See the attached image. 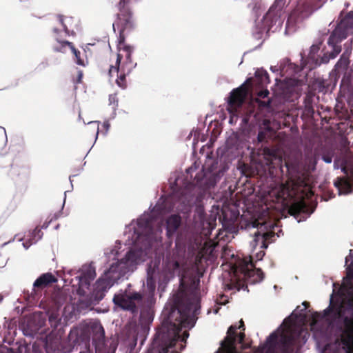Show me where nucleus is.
Here are the masks:
<instances>
[{"mask_svg": "<svg viewBox=\"0 0 353 353\" xmlns=\"http://www.w3.org/2000/svg\"><path fill=\"white\" fill-rule=\"evenodd\" d=\"M192 200L182 199L178 203L170 202L163 196L154 206L151 204L149 211H145L137 219L125 226L124 236L125 245H130L123 258L111 264L103 275L95 283L93 290L85 298L86 307L96 305L105 296L108 290L132 273L137 265L148 257L153 247L162 241L164 230L167 238L172 242L183 223H191L193 229L204 236H209L216 228V216H207L203 205L195 206L193 218L190 213L193 208Z\"/></svg>", "mask_w": 353, "mask_h": 353, "instance_id": "obj_1", "label": "nucleus"}, {"mask_svg": "<svg viewBox=\"0 0 353 353\" xmlns=\"http://www.w3.org/2000/svg\"><path fill=\"white\" fill-rule=\"evenodd\" d=\"M181 269V263L175 256L167 255L165 259L163 258L161 264L160 256L155 258L147 268L146 291L131 290L132 285L128 283L125 289H121L114 294L112 298L114 307L129 312L133 316L139 314L141 329L145 336L150 332L155 316L157 282L161 296L168 283L176 274H180Z\"/></svg>", "mask_w": 353, "mask_h": 353, "instance_id": "obj_2", "label": "nucleus"}, {"mask_svg": "<svg viewBox=\"0 0 353 353\" xmlns=\"http://www.w3.org/2000/svg\"><path fill=\"white\" fill-rule=\"evenodd\" d=\"M333 290L330 296V304L323 310V316L331 314L330 319L325 325L316 322L312 326L313 338L316 348L334 347L342 350L343 353H353V325L346 327L340 320L343 308L347 303V292L353 287V272L350 270L345 284L336 288V283H332Z\"/></svg>", "mask_w": 353, "mask_h": 353, "instance_id": "obj_3", "label": "nucleus"}, {"mask_svg": "<svg viewBox=\"0 0 353 353\" xmlns=\"http://www.w3.org/2000/svg\"><path fill=\"white\" fill-rule=\"evenodd\" d=\"M200 303V297L195 295L181 300L177 307L165 314L163 329L156 333L148 353H168L179 337L181 328L194 327L201 310Z\"/></svg>", "mask_w": 353, "mask_h": 353, "instance_id": "obj_4", "label": "nucleus"}, {"mask_svg": "<svg viewBox=\"0 0 353 353\" xmlns=\"http://www.w3.org/2000/svg\"><path fill=\"white\" fill-rule=\"evenodd\" d=\"M285 3V0H275L260 21L258 19L261 14V1L252 0L249 3L248 7L252 8L254 17V26L252 34L255 39L259 40L264 38L263 40H265L269 36L270 32L280 31L285 19L281 18Z\"/></svg>", "mask_w": 353, "mask_h": 353, "instance_id": "obj_5", "label": "nucleus"}, {"mask_svg": "<svg viewBox=\"0 0 353 353\" xmlns=\"http://www.w3.org/2000/svg\"><path fill=\"white\" fill-rule=\"evenodd\" d=\"M205 157L202 169L195 175L194 180L198 186L210 189L219 181L229 169V165L225 163L219 164L218 159L213 157L212 152H207Z\"/></svg>", "mask_w": 353, "mask_h": 353, "instance_id": "obj_6", "label": "nucleus"}, {"mask_svg": "<svg viewBox=\"0 0 353 353\" xmlns=\"http://www.w3.org/2000/svg\"><path fill=\"white\" fill-rule=\"evenodd\" d=\"M237 324L231 325L227 332V336L220 341V348L214 353H243L245 349V325L242 319Z\"/></svg>", "mask_w": 353, "mask_h": 353, "instance_id": "obj_7", "label": "nucleus"}, {"mask_svg": "<svg viewBox=\"0 0 353 353\" xmlns=\"http://www.w3.org/2000/svg\"><path fill=\"white\" fill-rule=\"evenodd\" d=\"M87 332L82 330L74 328L68 334V339L73 345H79L83 343L92 340L94 345H97L105 339V330L99 320H94L87 325Z\"/></svg>", "mask_w": 353, "mask_h": 353, "instance_id": "obj_8", "label": "nucleus"}, {"mask_svg": "<svg viewBox=\"0 0 353 353\" xmlns=\"http://www.w3.org/2000/svg\"><path fill=\"white\" fill-rule=\"evenodd\" d=\"M277 228L276 225L270 224L268 229L266 226L261 225L260 229L256 230L254 234V239L250 242V247L254 251L258 245H260V248L262 250L257 252L255 254V260L261 261L263 259L265 253L264 250L268 247V243H273L276 237L280 236L281 230H279L277 233L275 232V228Z\"/></svg>", "mask_w": 353, "mask_h": 353, "instance_id": "obj_9", "label": "nucleus"}, {"mask_svg": "<svg viewBox=\"0 0 353 353\" xmlns=\"http://www.w3.org/2000/svg\"><path fill=\"white\" fill-rule=\"evenodd\" d=\"M119 13L117 14V21L113 23L112 28L115 32V26L119 33V43L125 42V34L130 33L135 27L133 12L130 6L117 4Z\"/></svg>", "mask_w": 353, "mask_h": 353, "instance_id": "obj_10", "label": "nucleus"}, {"mask_svg": "<svg viewBox=\"0 0 353 353\" xmlns=\"http://www.w3.org/2000/svg\"><path fill=\"white\" fill-rule=\"evenodd\" d=\"M242 121L248 126V129L245 130V137L248 143V150H250L251 154H254L256 150L261 149L263 144L267 143L268 133L261 128L256 133L254 130V126L250 123L249 119L246 117L243 118Z\"/></svg>", "mask_w": 353, "mask_h": 353, "instance_id": "obj_11", "label": "nucleus"}, {"mask_svg": "<svg viewBox=\"0 0 353 353\" xmlns=\"http://www.w3.org/2000/svg\"><path fill=\"white\" fill-rule=\"evenodd\" d=\"M47 313L41 311L33 312L20 325L21 330L26 336L34 338L46 325Z\"/></svg>", "mask_w": 353, "mask_h": 353, "instance_id": "obj_12", "label": "nucleus"}, {"mask_svg": "<svg viewBox=\"0 0 353 353\" xmlns=\"http://www.w3.org/2000/svg\"><path fill=\"white\" fill-rule=\"evenodd\" d=\"M285 207L288 213L300 223L306 221L314 212L316 205L309 209L303 199L293 198Z\"/></svg>", "mask_w": 353, "mask_h": 353, "instance_id": "obj_13", "label": "nucleus"}, {"mask_svg": "<svg viewBox=\"0 0 353 353\" xmlns=\"http://www.w3.org/2000/svg\"><path fill=\"white\" fill-rule=\"evenodd\" d=\"M57 282V279L51 272L41 274L33 283L32 292L28 294L29 301H35L39 293V290L50 284Z\"/></svg>", "mask_w": 353, "mask_h": 353, "instance_id": "obj_14", "label": "nucleus"}, {"mask_svg": "<svg viewBox=\"0 0 353 353\" xmlns=\"http://www.w3.org/2000/svg\"><path fill=\"white\" fill-rule=\"evenodd\" d=\"M248 141L245 137H242L237 132H232L226 139L224 147V151L227 154H234L240 149L246 148L248 149Z\"/></svg>", "mask_w": 353, "mask_h": 353, "instance_id": "obj_15", "label": "nucleus"}, {"mask_svg": "<svg viewBox=\"0 0 353 353\" xmlns=\"http://www.w3.org/2000/svg\"><path fill=\"white\" fill-rule=\"evenodd\" d=\"M347 303L341 315V320L346 327L351 328L353 326V287L349 288L347 292Z\"/></svg>", "mask_w": 353, "mask_h": 353, "instance_id": "obj_16", "label": "nucleus"}, {"mask_svg": "<svg viewBox=\"0 0 353 353\" xmlns=\"http://www.w3.org/2000/svg\"><path fill=\"white\" fill-rule=\"evenodd\" d=\"M121 43L123 45L122 49L125 52V58L121 69L125 71L126 74H130L137 66V63L133 61L132 57L134 48L132 46L125 43V42Z\"/></svg>", "mask_w": 353, "mask_h": 353, "instance_id": "obj_17", "label": "nucleus"}, {"mask_svg": "<svg viewBox=\"0 0 353 353\" xmlns=\"http://www.w3.org/2000/svg\"><path fill=\"white\" fill-rule=\"evenodd\" d=\"M239 212L237 211H231L230 217H223L221 223L225 230L230 234H237L239 232L238 227L236 225L235 222L237 221Z\"/></svg>", "mask_w": 353, "mask_h": 353, "instance_id": "obj_18", "label": "nucleus"}, {"mask_svg": "<svg viewBox=\"0 0 353 353\" xmlns=\"http://www.w3.org/2000/svg\"><path fill=\"white\" fill-rule=\"evenodd\" d=\"M302 20V17L296 11L291 12L287 19L285 28V34H292L297 30V23Z\"/></svg>", "mask_w": 353, "mask_h": 353, "instance_id": "obj_19", "label": "nucleus"}, {"mask_svg": "<svg viewBox=\"0 0 353 353\" xmlns=\"http://www.w3.org/2000/svg\"><path fill=\"white\" fill-rule=\"evenodd\" d=\"M265 277V274L261 268L247 269L244 271V278L252 285L261 283Z\"/></svg>", "mask_w": 353, "mask_h": 353, "instance_id": "obj_20", "label": "nucleus"}, {"mask_svg": "<svg viewBox=\"0 0 353 353\" xmlns=\"http://www.w3.org/2000/svg\"><path fill=\"white\" fill-rule=\"evenodd\" d=\"M148 334L149 333L145 335V337L143 335L140 323H139L137 328L131 333L132 338L128 343L127 350H137L136 347L137 345L138 339H140V345L141 346L144 344Z\"/></svg>", "mask_w": 353, "mask_h": 353, "instance_id": "obj_21", "label": "nucleus"}, {"mask_svg": "<svg viewBox=\"0 0 353 353\" xmlns=\"http://www.w3.org/2000/svg\"><path fill=\"white\" fill-rule=\"evenodd\" d=\"M334 185L337 188L339 195H347L353 192L352 185L349 182L343 181L342 178H337L334 181Z\"/></svg>", "mask_w": 353, "mask_h": 353, "instance_id": "obj_22", "label": "nucleus"}, {"mask_svg": "<svg viewBox=\"0 0 353 353\" xmlns=\"http://www.w3.org/2000/svg\"><path fill=\"white\" fill-rule=\"evenodd\" d=\"M279 66L280 67V75L281 77L292 75L294 71V65L287 58L282 59Z\"/></svg>", "mask_w": 353, "mask_h": 353, "instance_id": "obj_23", "label": "nucleus"}, {"mask_svg": "<svg viewBox=\"0 0 353 353\" xmlns=\"http://www.w3.org/2000/svg\"><path fill=\"white\" fill-rule=\"evenodd\" d=\"M350 65V59L346 55L341 54L334 66V70L338 72L346 73Z\"/></svg>", "mask_w": 353, "mask_h": 353, "instance_id": "obj_24", "label": "nucleus"}, {"mask_svg": "<svg viewBox=\"0 0 353 353\" xmlns=\"http://www.w3.org/2000/svg\"><path fill=\"white\" fill-rule=\"evenodd\" d=\"M76 278L78 279L79 285V288L77 289V294L80 296H84L85 294V292L84 291L83 288H89V287L90 286L91 281L92 280L88 279V278H86L81 275L77 276H76Z\"/></svg>", "mask_w": 353, "mask_h": 353, "instance_id": "obj_25", "label": "nucleus"}, {"mask_svg": "<svg viewBox=\"0 0 353 353\" xmlns=\"http://www.w3.org/2000/svg\"><path fill=\"white\" fill-rule=\"evenodd\" d=\"M302 305H303V308H301V306L299 305L297 306L296 308L290 314V315H289L283 320V323L289 320L291 317H293L296 320L303 318L304 312L307 307L309 305V303L307 301H303Z\"/></svg>", "mask_w": 353, "mask_h": 353, "instance_id": "obj_26", "label": "nucleus"}, {"mask_svg": "<svg viewBox=\"0 0 353 353\" xmlns=\"http://www.w3.org/2000/svg\"><path fill=\"white\" fill-rule=\"evenodd\" d=\"M80 275L93 281L96 277V270L93 263H91L89 265H83L81 268Z\"/></svg>", "mask_w": 353, "mask_h": 353, "instance_id": "obj_27", "label": "nucleus"}, {"mask_svg": "<svg viewBox=\"0 0 353 353\" xmlns=\"http://www.w3.org/2000/svg\"><path fill=\"white\" fill-rule=\"evenodd\" d=\"M254 77L257 79L258 83L261 85L268 84L270 82L268 72L263 68L255 71Z\"/></svg>", "mask_w": 353, "mask_h": 353, "instance_id": "obj_28", "label": "nucleus"}, {"mask_svg": "<svg viewBox=\"0 0 353 353\" xmlns=\"http://www.w3.org/2000/svg\"><path fill=\"white\" fill-rule=\"evenodd\" d=\"M63 44L67 45L71 49L72 52L73 53V54L75 57V63L79 65L85 66V64L84 61L83 59H81L80 57V54H81L80 51L75 48L73 43L68 41H63Z\"/></svg>", "mask_w": 353, "mask_h": 353, "instance_id": "obj_29", "label": "nucleus"}, {"mask_svg": "<svg viewBox=\"0 0 353 353\" xmlns=\"http://www.w3.org/2000/svg\"><path fill=\"white\" fill-rule=\"evenodd\" d=\"M347 30L348 28H346V26L341 25V23L334 28V30L332 31V33H334L336 36V37H338L339 39L341 40V41H342L343 39L347 38Z\"/></svg>", "mask_w": 353, "mask_h": 353, "instance_id": "obj_30", "label": "nucleus"}, {"mask_svg": "<svg viewBox=\"0 0 353 353\" xmlns=\"http://www.w3.org/2000/svg\"><path fill=\"white\" fill-rule=\"evenodd\" d=\"M345 265L346 266V276L343 278V284H345L347 280L348 270L353 272V250H350L349 254L345 259Z\"/></svg>", "mask_w": 353, "mask_h": 353, "instance_id": "obj_31", "label": "nucleus"}, {"mask_svg": "<svg viewBox=\"0 0 353 353\" xmlns=\"http://www.w3.org/2000/svg\"><path fill=\"white\" fill-rule=\"evenodd\" d=\"M43 233L39 227H36L28 234V239L31 241L32 243H37L43 237Z\"/></svg>", "mask_w": 353, "mask_h": 353, "instance_id": "obj_32", "label": "nucleus"}, {"mask_svg": "<svg viewBox=\"0 0 353 353\" xmlns=\"http://www.w3.org/2000/svg\"><path fill=\"white\" fill-rule=\"evenodd\" d=\"M47 317H48V322L51 327L54 330H58L61 321L59 315L57 314H50V315L47 314Z\"/></svg>", "mask_w": 353, "mask_h": 353, "instance_id": "obj_33", "label": "nucleus"}, {"mask_svg": "<svg viewBox=\"0 0 353 353\" xmlns=\"http://www.w3.org/2000/svg\"><path fill=\"white\" fill-rule=\"evenodd\" d=\"M120 74L117 77L116 79L117 85L123 90L126 89L127 83H126V77L129 74H125V71L123 69H120Z\"/></svg>", "mask_w": 353, "mask_h": 353, "instance_id": "obj_34", "label": "nucleus"}, {"mask_svg": "<svg viewBox=\"0 0 353 353\" xmlns=\"http://www.w3.org/2000/svg\"><path fill=\"white\" fill-rule=\"evenodd\" d=\"M282 324L279 327L273 331L265 339V343L268 345H275L276 340L279 338V334L278 331L281 329Z\"/></svg>", "mask_w": 353, "mask_h": 353, "instance_id": "obj_35", "label": "nucleus"}, {"mask_svg": "<svg viewBox=\"0 0 353 353\" xmlns=\"http://www.w3.org/2000/svg\"><path fill=\"white\" fill-rule=\"evenodd\" d=\"M341 25L346 26L348 29H353V11L348 12L341 20Z\"/></svg>", "mask_w": 353, "mask_h": 353, "instance_id": "obj_36", "label": "nucleus"}, {"mask_svg": "<svg viewBox=\"0 0 353 353\" xmlns=\"http://www.w3.org/2000/svg\"><path fill=\"white\" fill-rule=\"evenodd\" d=\"M228 302V299L226 296L222 295L220 296V299L215 301L214 309L213 310L214 314H217L221 305H225Z\"/></svg>", "mask_w": 353, "mask_h": 353, "instance_id": "obj_37", "label": "nucleus"}, {"mask_svg": "<svg viewBox=\"0 0 353 353\" xmlns=\"http://www.w3.org/2000/svg\"><path fill=\"white\" fill-rule=\"evenodd\" d=\"M319 45L320 44H313L310 48V52L308 54V59L311 60L312 62H314L316 57L315 54L319 52Z\"/></svg>", "mask_w": 353, "mask_h": 353, "instance_id": "obj_38", "label": "nucleus"}, {"mask_svg": "<svg viewBox=\"0 0 353 353\" xmlns=\"http://www.w3.org/2000/svg\"><path fill=\"white\" fill-rule=\"evenodd\" d=\"M330 59H332L330 54H324L323 56L321 57L320 61L318 59H315L314 62V67L316 68L317 66H319L322 63L326 64L330 61Z\"/></svg>", "mask_w": 353, "mask_h": 353, "instance_id": "obj_39", "label": "nucleus"}, {"mask_svg": "<svg viewBox=\"0 0 353 353\" xmlns=\"http://www.w3.org/2000/svg\"><path fill=\"white\" fill-rule=\"evenodd\" d=\"M341 42V40H339V38L336 37V36L332 32L330 35L327 40V44L330 46H339V44Z\"/></svg>", "mask_w": 353, "mask_h": 353, "instance_id": "obj_40", "label": "nucleus"}, {"mask_svg": "<svg viewBox=\"0 0 353 353\" xmlns=\"http://www.w3.org/2000/svg\"><path fill=\"white\" fill-rule=\"evenodd\" d=\"M67 192L68 191H65L64 192V199H63V204H62L61 209L59 212H55L54 214H52V217L50 218V220L52 221H56L59 217L63 216V208H64V205H65V200H66V193H67Z\"/></svg>", "mask_w": 353, "mask_h": 353, "instance_id": "obj_41", "label": "nucleus"}, {"mask_svg": "<svg viewBox=\"0 0 353 353\" xmlns=\"http://www.w3.org/2000/svg\"><path fill=\"white\" fill-rule=\"evenodd\" d=\"M334 154L335 153L333 150H330L322 154L321 159L326 163H331Z\"/></svg>", "mask_w": 353, "mask_h": 353, "instance_id": "obj_42", "label": "nucleus"}, {"mask_svg": "<svg viewBox=\"0 0 353 353\" xmlns=\"http://www.w3.org/2000/svg\"><path fill=\"white\" fill-rule=\"evenodd\" d=\"M319 353H343L342 350L334 347L316 348Z\"/></svg>", "mask_w": 353, "mask_h": 353, "instance_id": "obj_43", "label": "nucleus"}, {"mask_svg": "<svg viewBox=\"0 0 353 353\" xmlns=\"http://www.w3.org/2000/svg\"><path fill=\"white\" fill-rule=\"evenodd\" d=\"M122 57H123L121 54H117L115 66H112V65L110 66V71H109L110 73H111L112 70H114L117 73L119 72L120 69L121 68H120V64H121V62L122 60Z\"/></svg>", "mask_w": 353, "mask_h": 353, "instance_id": "obj_44", "label": "nucleus"}, {"mask_svg": "<svg viewBox=\"0 0 353 353\" xmlns=\"http://www.w3.org/2000/svg\"><path fill=\"white\" fill-rule=\"evenodd\" d=\"M309 162V168L311 171H314L316 170V164H317V157L316 156H312L307 158Z\"/></svg>", "mask_w": 353, "mask_h": 353, "instance_id": "obj_45", "label": "nucleus"}, {"mask_svg": "<svg viewBox=\"0 0 353 353\" xmlns=\"http://www.w3.org/2000/svg\"><path fill=\"white\" fill-rule=\"evenodd\" d=\"M238 88H234L233 89L230 93H229V97H228V104H233L236 100V93L238 91Z\"/></svg>", "mask_w": 353, "mask_h": 353, "instance_id": "obj_46", "label": "nucleus"}, {"mask_svg": "<svg viewBox=\"0 0 353 353\" xmlns=\"http://www.w3.org/2000/svg\"><path fill=\"white\" fill-rule=\"evenodd\" d=\"M331 47H332V50L329 53V54H330L331 59H333L335 57H336V56L341 52V46H331Z\"/></svg>", "mask_w": 353, "mask_h": 353, "instance_id": "obj_47", "label": "nucleus"}, {"mask_svg": "<svg viewBox=\"0 0 353 353\" xmlns=\"http://www.w3.org/2000/svg\"><path fill=\"white\" fill-rule=\"evenodd\" d=\"M109 102L110 104H113V107L118 108L119 101L115 94H110L109 96Z\"/></svg>", "mask_w": 353, "mask_h": 353, "instance_id": "obj_48", "label": "nucleus"}, {"mask_svg": "<svg viewBox=\"0 0 353 353\" xmlns=\"http://www.w3.org/2000/svg\"><path fill=\"white\" fill-rule=\"evenodd\" d=\"M91 310L95 311L98 314H104L109 311L108 307H106V306L103 307H93Z\"/></svg>", "mask_w": 353, "mask_h": 353, "instance_id": "obj_49", "label": "nucleus"}, {"mask_svg": "<svg viewBox=\"0 0 353 353\" xmlns=\"http://www.w3.org/2000/svg\"><path fill=\"white\" fill-rule=\"evenodd\" d=\"M284 166L286 168L287 172H292L296 170V168L293 163H285Z\"/></svg>", "mask_w": 353, "mask_h": 353, "instance_id": "obj_50", "label": "nucleus"}, {"mask_svg": "<svg viewBox=\"0 0 353 353\" xmlns=\"http://www.w3.org/2000/svg\"><path fill=\"white\" fill-rule=\"evenodd\" d=\"M49 65V63L48 62V61H43L42 62H41L36 68V70H39V71H41L44 69H46V68H48Z\"/></svg>", "mask_w": 353, "mask_h": 353, "instance_id": "obj_51", "label": "nucleus"}, {"mask_svg": "<svg viewBox=\"0 0 353 353\" xmlns=\"http://www.w3.org/2000/svg\"><path fill=\"white\" fill-rule=\"evenodd\" d=\"M352 44H353V41L351 39L350 41V46H348L344 50V52H343L342 54H345L346 55V58H349L350 57V53H351V51L352 50Z\"/></svg>", "mask_w": 353, "mask_h": 353, "instance_id": "obj_52", "label": "nucleus"}, {"mask_svg": "<svg viewBox=\"0 0 353 353\" xmlns=\"http://www.w3.org/2000/svg\"><path fill=\"white\" fill-rule=\"evenodd\" d=\"M59 22L61 23V24L62 25L65 34L69 35L70 31H69L68 27L66 26V25L63 22V17L62 15H59Z\"/></svg>", "mask_w": 353, "mask_h": 353, "instance_id": "obj_53", "label": "nucleus"}, {"mask_svg": "<svg viewBox=\"0 0 353 353\" xmlns=\"http://www.w3.org/2000/svg\"><path fill=\"white\" fill-rule=\"evenodd\" d=\"M45 348L47 352H49V351H55L56 347L53 346L52 345H49L48 341V337L46 338V341L45 342Z\"/></svg>", "mask_w": 353, "mask_h": 353, "instance_id": "obj_54", "label": "nucleus"}, {"mask_svg": "<svg viewBox=\"0 0 353 353\" xmlns=\"http://www.w3.org/2000/svg\"><path fill=\"white\" fill-rule=\"evenodd\" d=\"M270 92L268 89L263 90L259 92V96L261 98H268L269 97Z\"/></svg>", "mask_w": 353, "mask_h": 353, "instance_id": "obj_55", "label": "nucleus"}, {"mask_svg": "<svg viewBox=\"0 0 353 353\" xmlns=\"http://www.w3.org/2000/svg\"><path fill=\"white\" fill-rule=\"evenodd\" d=\"M34 243H32L31 241H30V239L28 238V239L23 242L22 243L23 245V247L26 249V250H28L32 245H33Z\"/></svg>", "mask_w": 353, "mask_h": 353, "instance_id": "obj_56", "label": "nucleus"}, {"mask_svg": "<svg viewBox=\"0 0 353 353\" xmlns=\"http://www.w3.org/2000/svg\"><path fill=\"white\" fill-rule=\"evenodd\" d=\"M340 158L339 157H336L334 160V164H333V168L334 170H338V169H340L341 166H339V162L340 161Z\"/></svg>", "mask_w": 353, "mask_h": 353, "instance_id": "obj_57", "label": "nucleus"}, {"mask_svg": "<svg viewBox=\"0 0 353 353\" xmlns=\"http://www.w3.org/2000/svg\"><path fill=\"white\" fill-rule=\"evenodd\" d=\"M0 132L4 137L5 143L6 144L8 142V137H7L6 129L3 127L0 126Z\"/></svg>", "mask_w": 353, "mask_h": 353, "instance_id": "obj_58", "label": "nucleus"}, {"mask_svg": "<svg viewBox=\"0 0 353 353\" xmlns=\"http://www.w3.org/2000/svg\"><path fill=\"white\" fill-rule=\"evenodd\" d=\"M103 127L105 128V134H107L108 131L110 129V124L109 123L108 121H105L103 123Z\"/></svg>", "mask_w": 353, "mask_h": 353, "instance_id": "obj_59", "label": "nucleus"}, {"mask_svg": "<svg viewBox=\"0 0 353 353\" xmlns=\"http://www.w3.org/2000/svg\"><path fill=\"white\" fill-rule=\"evenodd\" d=\"M270 70L273 72V73H276V72H280V67L278 65H272L270 67Z\"/></svg>", "mask_w": 353, "mask_h": 353, "instance_id": "obj_60", "label": "nucleus"}, {"mask_svg": "<svg viewBox=\"0 0 353 353\" xmlns=\"http://www.w3.org/2000/svg\"><path fill=\"white\" fill-rule=\"evenodd\" d=\"M51 222H52L50 219L49 221H46L43 225H41V228H40L41 230V229H47L50 224L51 223Z\"/></svg>", "mask_w": 353, "mask_h": 353, "instance_id": "obj_61", "label": "nucleus"}, {"mask_svg": "<svg viewBox=\"0 0 353 353\" xmlns=\"http://www.w3.org/2000/svg\"><path fill=\"white\" fill-rule=\"evenodd\" d=\"M82 78H83V72L81 70H79L78 72V76H77V83H79L81 82V80H82Z\"/></svg>", "mask_w": 353, "mask_h": 353, "instance_id": "obj_62", "label": "nucleus"}, {"mask_svg": "<svg viewBox=\"0 0 353 353\" xmlns=\"http://www.w3.org/2000/svg\"><path fill=\"white\" fill-rule=\"evenodd\" d=\"M197 169V167L196 166V163H194V166H191V167H189L186 169V172L188 174H190L192 172H193L194 170H196Z\"/></svg>", "mask_w": 353, "mask_h": 353, "instance_id": "obj_63", "label": "nucleus"}, {"mask_svg": "<svg viewBox=\"0 0 353 353\" xmlns=\"http://www.w3.org/2000/svg\"><path fill=\"white\" fill-rule=\"evenodd\" d=\"M112 109H113V111H112V113L111 114V116H110V119H114L115 117H116V115H117V107H112Z\"/></svg>", "mask_w": 353, "mask_h": 353, "instance_id": "obj_64", "label": "nucleus"}]
</instances>
